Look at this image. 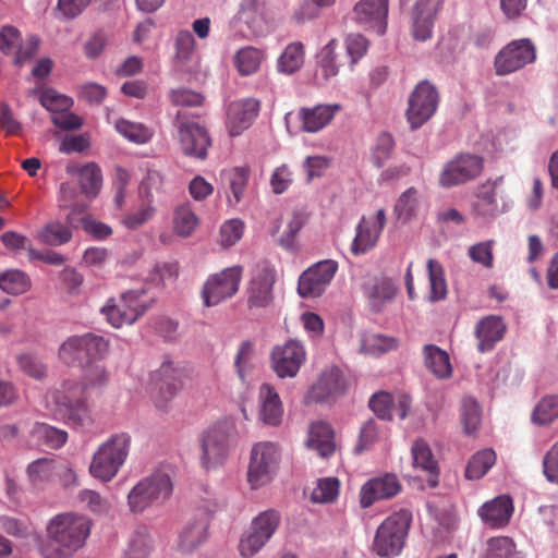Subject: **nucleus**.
<instances>
[{
	"mask_svg": "<svg viewBox=\"0 0 558 558\" xmlns=\"http://www.w3.org/2000/svg\"><path fill=\"white\" fill-rule=\"evenodd\" d=\"M81 367L80 381L66 379L59 389L51 392V400L57 407L58 414L75 427H84L93 423L86 393L101 391L111 378V373L102 359H94Z\"/></svg>",
	"mask_w": 558,
	"mask_h": 558,
	"instance_id": "f257e3e1",
	"label": "nucleus"
},
{
	"mask_svg": "<svg viewBox=\"0 0 558 558\" xmlns=\"http://www.w3.org/2000/svg\"><path fill=\"white\" fill-rule=\"evenodd\" d=\"M90 532V521L81 514L65 512L54 515L47 525V542L43 547L45 558H72L85 544Z\"/></svg>",
	"mask_w": 558,
	"mask_h": 558,
	"instance_id": "f03ea898",
	"label": "nucleus"
},
{
	"mask_svg": "<svg viewBox=\"0 0 558 558\" xmlns=\"http://www.w3.org/2000/svg\"><path fill=\"white\" fill-rule=\"evenodd\" d=\"M236 442V426L231 417L208 425L198 436L199 461L206 471L222 465Z\"/></svg>",
	"mask_w": 558,
	"mask_h": 558,
	"instance_id": "7ed1b4c3",
	"label": "nucleus"
},
{
	"mask_svg": "<svg viewBox=\"0 0 558 558\" xmlns=\"http://www.w3.org/2000/svg\"><path fill=\"white\" fill-rule=\"evenodd\" d=\"M131 436L117 433L102 442L93 456L89 473L97 480L109 482L122 468L130 452Z\"/></svg>",
	"mask_w": 558,
	"mask_h": 558,
	"instance_id": "20e7f679",
	"label": "nucleus"
},
{
	"mask_svg": "<svg viewBox=\"0 0 558 558\" xmlns=\"http://www.w3.org/2000/svg\"><path fill=\"white\" fill-rule=\"evenodd\" d=\"M412 522V513L401 509L387 517L377 527L373 550L380 557L393 558L401 554Z\"/></svg>",
	"mask_w": 558,
	"mask_h": 558,
	"instance_id": "39448f33",
	"label": "nucleus"
},
{
	"mask_svg": "<svg viewBox=\"0 0 558 558\" xmlns=\"http://www.w3.org/2000/svg\"><path fill=\"white\" fill-rule=\"evenodd\" d=\"M170 476L161 471L141 480L129 493L128 501L132 512H143L149 507L162 505L172 494Z\"/></svg>",
	"mask_w": 558,
	"mask_h": 558,
	"instance_id": "423d86ee",
	"label": "nucleus"
},
{
	"mask_svg": "<svg viewBox=\"0 0 558 558\" xmlns=\"http://www.w3.org/2000/svg\"><path fill=\"white\" fill-rule=\"evenodd\" d=\"M109 349V342L102 336L86 332L69 337L59 348L60 360L72 365L81 366L94 359H104Z\"/></svg>",
	"mask_w": 558,
	"mask_h": 558,
	"instance_id": "0eeeda50",
	"label": "nucleus"
},
{
	"mask_svg": "<svg viewBox=\"0 0 558 558\" xmlns=\"http://www.w3.org/2000/svg\"><path fill=\"white\" fill-rule=\"evenodd\" d=\"M223 500L218 498L214 492L205 489L201 497L199 508L203 513L190 520L179 535V548L189 553L198 547L207 537L209 515L223 507Z\"/></svg>",
	"mask_w": 558,
	"mask_h": 558,
	"instance_id": "6e6552de",
	"label": "nucleus"
},
{
	"mask_svg": "<svg viewBox=\"0 0 558 558\" xmlns=\"http://www.w3.org/2000/svg\"><path fill=\"white\" fill-rule=\"evenodd\" d=\"M281 459L278 446L270 441L255 444L251 450L247 482L256 489L268 484L275 476Z\"/></svg>",
	"mask_w": 558,
	"mask_h": 558,
	"instance_id": "1a4fd4ad",
	"label": "nucleus"
},
{
	"mask_svg": "<svg viewBox=\"0 0 558 558\" xmlns=\"http://www.w3.org/2000/svg\"><path fill=\"white\" fill-rule=\"evenodd\" d=\"M143 290H129L118 300L109 299L100 308V313L114 328L133 325L147 311V305L141 301Z\"/></svg>",
	"mask_w": 558,
	"mask_h": 558,
	"instance_id": "9d476101",
	"label": "nucleus"
},
{
	"mask_svg": "<svg viewBox=\"0 0 558 558\" xmlns=\"http://www.w3.org/2000/svg\"><path fill=\"white\" fill-rule=\"evenodd\" d=\"M484 169V159L477 154L461 153L447 161L439 174V185L446 189L475 180Z\"/></svg>",
	"mask_w": 558,
	"mask_h": 558,
	"instance_id": "9b49d317",
	"label": "nucleus"
},
{
	"mask_svg": "<svg viewBox=\"0 0 558 558\" xmlns=\"http://www.w3.org/2000/svg\"><path fill=\"white\" fill-rule=\"evenodd\" d=\"M174 125L182 153L185 156L204 160L211 145L207 130L193 120H187L183 110H178Z\"/></svg>",
	"mask_w": 558,
	"mask_h": 558,
	"instance_id": "f8f14e48",
	"label": "nucleus"
},
{
	"mask_svg": "<svg viewBox=\"0 0 558 558\" xmlns=\"http://www.w3.org/2000/svg\"><path fill=\"white\" fill-rule=\"evenodd\" d=\"M439 93L429 81L420 82L409 97L407 119L412 130L421 128L436 112Z\"/></svg>",
	"mask_w": 558,
	"mask_h": 558,
	"instance_id": "ddd939ff",
	"label": "nucleus"
},
{
	"mask_svg": "<svg viewBox=\"0 0 558 558\" xmlns=\"http://www.w3.org/2000/svg\"><path fill=\"white\" fill-rule=\"evenodd\" d=\"M280 523L278 511L269 509L260 512L251 523L250 533L240 541L242 557L250 558L257 554L272 537Z\"/></svg>",
	"mask_w": 558,
	"mask_h": 558,
	"instance_id": "4468645a",
	"label": "nucleus"
},
{
	"mask_svg": "<svg viewBox=\"0 0 558 558\" xmlns=\"http://www.w3.org/2000/svg\"><path fill=\"white\" fill-rule=\"evenodd\" d=\"M242 274L243 267L232 266L209 276L202 291L205 306H216L232 298L239 291Z\"/></svg>",
	"mask_w": 558,
	"mask_h": 558,
	"instance_id": "2eb2a0df",
	"label": "nucleus"
},
{
	"mask_svg": "<svg viewBox=\"0 0 558 558\" xmlns=\"http://www.w3.org/2000/svg\"><path fill=\"white\" fill-rule=\"evenodd\" d=\"M536 60V48L529 38L515 39L505 46L495 58L497 75H508Z\"/></svg>",
	"mask_w": 558,
	"mask_h": 558,
	"instance_id": "dca6fc26",
	"label": "nucleus"
},
{
	"mask_svg": "<svg viewBox=\"0 0 558 558\" xmlns=\"http://www.w3.org/2000/svg\"><path fill=\"white\" fill-rule=\"evenodd\" d=\"M251 275L247 288V306L250 308H265L272 301L275 268L264 260L254 266Z\"/></svg>",
	"mask_w": 558,
	"mask_h": 558,
	"instance_id": "f3484780",
	"label": "nucleus"
},
{
	"mask_svg": "<svg viewBox=\"0 0 558 558\" xmlns=\"http://www.w3.org/2000/svg\"><path fill=\"white\" fill-rule=\"evenodd\" d=\"M338 270V263L325 259L306 269L299 278L298 291L303 298L322 295Z\"/></svg>",
	"mask_w": 558,
	"mask_h": 558,
	"instance_id": "a211bd4d",
	"label": "nucleus"
},
{
	"mask_svg": "<svg viewBox=\"0 0 558 558\" xmlns=\"http://www.w3.org/2000/svg\"><path fill=\"white\" fill-rule=\"evenodd\" d=\"M347 390L348 381L342 371L337 366H330L320 373L308 392V398L318 403H331Z\"/></svg>",
	"mask_w": 558,
	"mask_h": 558,
	"instance_id": "6ab92c4d",
	"label": "nucleus"
},
{
	"mask_svg": "<svg viewBox=\"0 0 558 558\" xmlns=\"http://www.w3.org/2000/svg\"><path fill=\"white\" fill-rule=\"evenodd\" d=\"M181 377L182 371L174 366L170 360H165L159 368L154 372L153 379L157 386L154 402L159 410H166L168 402L181 389Z\"/></svg>",
	"mask_w": 558,
	"mask_h": 558,
	"instance_id": "aec40b11",
	"label": "nucleus"
},
{
	"mask_svg": "<svg viewBox=\"0 0 558 558\" xmlns=\"http://www.w3.org/2000/svg\"><path fill=\"white\" fill-rule=\"evenodd\" d=\"M271 360L279 377H294L305 361V349L300 341L289 340L283 345L275 347Z\"/></svg>",
	"mask_w": 558,
	"mask_h": 558,
	"instance_id": "412c9836",
	"label": "nucleus"
},
{
	"mask_svg": "<svg viewBox=\"0 0 558 558\" xmlns=\"http://www.w3.org/2000/svg\"><path fill=\"white\" fill-rule=\"evenodd\" d=\"M401 490V484L395 474L386 473L368 480L360 490L362 508H368L376 501L389 499Z\"/></svg>",
	"mask_w": 558,
	"mask_h": 558,
	"instance_id": "4be33fe9",
	"label": "nucleus"
},
{
	"mask_svg": "<svg viewBox=\"0 0 558 558\" xmlns=\"http://www.w3.org/2000/svg\"><path fill=\"white\" fill-rule=\"evenodd\" d=\"M356 22L372 29L378 35H384L387 28L388 0H361L354 7Z\"/></svg>",
	"mask_w": 558,
	"mask_h": 558,
	"instance_id": "5701e85b",
	"label": "nucleus"
},
{
	"mask_svg": "<svg viewBox=\"0 0 558 558\" xmlns=\"http://www.w3.org/2000/svg\"><path fill=\"white\" fill-rule=\"evenodd\" d=\"M444 0H416L412 9V32L417 40L430 38Z\"/></svg>",
	"mask_w": 558,
	"mask_h": 558,
	"instance_id": "b1692460",
	"label": "nucleus"
},
{
	"mask_svg": "<svg viewBox=\"0 0 558 558\" xmlns=\"http://www.w3.org/2000/svg\"><path fill=\"white\" fill-rule=\"evenodd\" d=\"M260 109L255 98H244L231 102L227 111V124L231 136L240 135L248 129Z\"/></svg>",
	"mask_w": 558,
	"mask_h": 558,
	"instance_id": "393cba45",
	"label": "nucleus"
},
{
	"mask_svg": "<svg viewBox=\"0 0 558 558\" xmlns=\"http://www.w3.org/2000/svg\"><path fill=\"white\" fill-rule=\"evenodd\" d=\"M340 110L339 104L302 107L298 111V118L301 121L300 130L306 133H317L326 128Z\"/></svg>",
	"mask_w": 558,
	"mask_h": 558,
	"instance_id": "a878e982",
	"label": "nucleus"
},
{
	"mask_svg": "<svg viewBox=\"0 0 558 558\" xmlns=\"http://www.w3.org/2000/svg\"><path fill=\"white\" fill-rule=\"evenodd\" d=\"M513 513L512 499L507 495L498 496L483 504L477 514L483 523L492 529L506 526Z\"/></svg>",
	"mask_w": 558,
	"mask_h": 558,
	"instance_id": "bb28decb",
	"label": "nucleus"
},
{
	"mask_svg": "<svg viewBox=\"0 0 558 558\" xmlns=\"http://www.w3.org/2000/svg\"><path fill=\"white\" fill-rule=\"evenodd\" d=\"M507 325L500 316L489 315L482 318L475 327V337L478 340L477 350L487 352L505 337Z\"/></svg>",
	"mask_w": 558,
	"mask_h": 558,
	"instance_id": "cd10ccee",
	"label": "nucleus"
},
{
	"mask_svg": "<svg viewBox=\"0 0 558 558\" xmlns=\"http://www.w3.org/2000/svg\"><path fill=\"white\" fill-rule=\"evenodd\" d=\"M501 182L502 177L495 181L488 180L477 187L475 201L472 204V211L476 217L488 220L501 213L496 198V189Z\"/></svg>",
	"mask_w": 558,
	"mask_h": 558,
	"instance_id": "c85d7f7f",
	"label": "nucleus"
},
{
	"mask_svg": "<svg viewBox=\"0 0 558 558\" xmlns=\"http://www.w3.org/2000/svg\"><path fill=\"white\" fill-rule=\"evenodd\" d=\"M307 446L323 458L330 457L336 450L335 432L326 422H315L308 430Z\"/></svg>",
	"mask_w": 558,
	"mask_h": 558,
	"instance_id": "c756f323",
	"label": "nucleus"
},
{
	"mask_svg": "<svg viewBox=\"0 0 558 558\" xmlns=\"http://www.w3.org/2000/svg\"><path fill=\"white\" fill-rule=\"evenodd\" d=\"M260 418L265 424L276 426L280 424L283 409L276 389L269 384L259 388Z\"/></svg>",
	"mask_w": 558,
	"mask_h": 558,
	"instance_id": "7c9ffc66",
	"label": "nucleus"
},
{
	"mask_svg": "<svg viewBox=\"0 0 558 558\" xmlns=\"http://www.w3.org/2000/svg\"><path fill=\"white\" fill-rule=\"evenodd\" d=\"M396 293V283L386 277L374 279V281L366 288V295L369 304L376 312H379L386 303L390 302L395 298Z\"/></svg>",
	"mask_w": 558,
	"mask_h": 558,
	"instance_id": "2f4dec72",
	"label": "nucleus"
},
{
	"mask_svg": "<svg viewBox=\"0 0 558 558\" xmlns=\"http://www.w3.org/2000/svg\"><path fill=\"white\" fill-rule=\"evenodd\" d=\"M236 19L247 25L252 33H260L265 20L264 2L262 0H241Z\"/></svg>",
	"mask_w": 558,
	"mask_h": 558,
	"instance_id": "473e14b6",
	"label": "nucleus"
},
{
	"mask_svg": "<svg viewBox=\"0 0 558 558\" xmlns=\"http://www.w3.org/2000/svg\"><path fill=\"white\" fill-rule=\"evenodd\" d=\"M57 461L49 458H40L28 464L26 473L29 483L36 488H41L56 477Z\"/></svg>",
	"mask_w": 558,
	"mask_h": 558,
	"instance_id": "72a5a7b5",
	"label": "nucleus"
},
{
	"mask_svg": "<svg viewBox=\"0 0 558 558\" xmlns=\"http://www.w3.org/2000/svg\"><path fill=\"white\" fill-rule=\"evenodd\" d=\"M378 229L363 217L356 226V234L351 245V252L354 255H361L372 250L380 235Z\"/></svg>",
	"mask_w": 558,
	"mask_h": 558,
	"instance_id": "f704fd0d",
	"label": "nucleus"
},
{
	"mask_svg": "<svg viewBox=\"0 0 558 558\" xmlns=\"http://www.w3.org/2000/svg\"><path fill=\"white\" fill-rule=\"evenodd\" d=\"M153 548L149 531L145 526H138L131 534L122 558H148Z\"/></svg>",
	"mask_w": 558,
	"mask_h": 558,
	"instance_id": "c9c22d12",
	"label": "nucleus"
},
{
	"mask_svg": "<svg viewBox=\"0 0 558 558\" xmlns=\"http://www.w3.org/2000/svg\"><path fill=\"white\" fill-rule=\"evenodd\" d=\"M411 451L413 465L428 472L432 475V477L428 480L429 485L433 487L436 486L437 462L435 461L428 445L424 440L417 439L412 445Z\"/></svg>",
	"mask_w": 558,
	"mask_h": 558,
	"instance_id": "e433bc0d",
	"label": "nucleus"
},
{
	"mask_svg": "<svg viewBox=\"0 0 558 558\" xmlns=\"http://www.w3.org/2000/svg\"><path fill=\"white\" fill-rule=\"evenodd\" d=\"M304 63V46L301 41L289 44L277 60L278 72L291 75Z\"/></svg>",
	"mask_w": 558,
	"mask_h": 558,
	"instance_id": "4c0bfd02",
	"label": "nucleus"
},
{
	"mask_svg": "<svg viewBox=\"0 0 558 558\" xmlns=\"http://www.w3.org/2000/svg\"><path fill=\"white\" fill-rule=\"evenodd\" d=\"M426 367L438 378H447L451 375V365L448 354L434 344L424 347Z\"/></svg>",
	"mask_w": 558,
	"mask_h": 558,
	"instance_id": "58836bf2",
	"label": "nucleus"
},
{
	"mask_svg": "<svg viewBox=\"0 0 558 558\" xmlns=\"http://www.w3.org/2000/svg\"><path fill=\"white\" fill-rule=\"evenodd\" d=\"M199 223V219L193 211L190 204H182L173 211V232L182 238L190 236Z\"/></svg>",
	"mask_w": 558,
	"mask_h": 558,
	"instance_id": "ea45409f",
	"label": "nucleus"
},
{
	"mask_svg": "<svg viewBox=\"0 0 558 558\" xmlns=\"http://www.w3.org/2000/svg\"><path fill=\"white\" fill-rule=\"evenodd\" d=\"M114 129L129 142L137 145L148 143L154 135V132L145 124L133 122L123 118H120L114 122Z\"/></svg>",
	"mask_w": 558,
	"mask_h": 558,
	"instance_id": "a19ab883",
	"label": "nucleus"
},
{
	"mask_svg": "<svg viewBox=\"0 0 558 558\" xmlns=\"http://www.w3.org/2000/svg\"><path fill=\"white\" fill-rule=\"evenodd\" d=\"M165 194L163 177L155 169H147L146 175L138 186L140 199L156 203L162 198Z\"/></svg>",
	"mask_w": 558,
	"mask_h": 558,
	"instance_id": "79ce46f5",
	"label": "nucleus"
},
{
	"mask_svg": "<svg viewBox=\"0 0 558 558\" xmlns=\"http://www.w3.org/2000/svg\"><path fill=\"white\" fill-rule=\"evenodd\" d=\"M422 207V199L416 189L409 187L398 198L395 205V214L398 219L407 222L416 217Z\"/></svg>",
	"mask_w": 558,
	"mask_h": 558,
	"instance_id": "37998d69",
	"label": "nucleus"
},
{
	"mask_svg": "<svg viewBox=\"0 0 558 558\" xmlns=\"http://www.w3.org/2000/svg\"><path fill=\"white\" fill-rule=\"evenodd\" d=\"M496 453L492 449H483L477 451L470 459L466 469L465 477L469 480H480L483 477L495 464Z\"/></svg>",
	"mask_w": 558,
	"mask_h": 558,
	"instance_id": "c03bdc74",
	"label": "nucleus"
},
{
	"mask_svg": "<svg viewBox=\"0 0 558 558\" xmlns=\"http://www.w3.org/2000/svg\"><path fill=\"white\" fill-rule=\"evenodd\" d=\"M31 288L29 276L20 269H10L0 274V289L8 294L19 295Z\"/></svg>",
	"mask_w": 558,
	"mask_h": 558,
	"instance_id": "a18cd8bd",
	"label": "nucleus"
},
{
	"mask_svg": "<svg viewBox=\"0 0 558 558\" xmlns=\"http://www.w3.org/2000/svg\"><path fill=\"white\" fill-rule=\"evenodd\" d=\"M338 41L330 39L316 54V63L324 78L328 80L336 76L339 72L336 49Z\"/></svg>",
	"mask_w": 558,
	"mask_h": 558,
	"instance_id": "49530a36",
	"label": "nucleus"
},
{
	"mask_svg": "<svg viewBox=\"0 0 558 558\" xmlns=\"http://www.w3.org/2000/svg\"><path fill=\"white\" fill-rule=\"evenodd\" d=\"M427 270L430 287L429 300L432 302L444 300L447 295V283L442 266L438 260L430 258L427 260Z\"/></svg>",
	"mask_w": 558,
	"mask_h": 558,
	"instance_id": "de8ad7c7",
	"label": "nucleus"
},
{
	"mask_svg": "<svg viewBox=\"0 0 558 558\" xmlns=\"http://www.w3.org/2000/svg\"><path fill=\"white\" fill-rule=\"evenodd\" d=\"M102 175L96 163H87L80 169V184L82 192L88 197L97 196L101 189Z\"/></svg>",
	"mask_w": 558,
	"mask_h": 558,
	"instance_id": "09e8293b",
	"label": "nucleus"
},
{
	"mask_svg": "<svg viewBox=\"0 0 558 558\" xmlns=\"http://www.w3.org/2000/svg\"><path fill=\"white\" fill-rule=\"evenodd\" d=\"M340 482L337 477L329 476L317 480L311 494V500L316 504H331L339 496Z\"/></svg>",
	"mask_w": 558,
	"mask_h": 558,
	"instance_id": "8fccbe9b",
	"label": "nucleus"
},
{
	"mask_svg": "<svg viewBox=\"0 0 558 558\" xmlns=\"http://www.w3.org/2000/svg\"><path fill=\"white\" fill-rule=\"evenodd\" d=\"M263 58L259 49L244 47L235 54V65L241 75H251L259 69Z\"/></svg>",
	"mask_w": 558,
	"mask_h": 558,
	"instance_id": "3c124183",
	"label": "nucleus"
},
{
	"mask_svg": "<svg viewBox=\"0 0 558 558\" xmlns=\"http://www.w3.org/2000/svg\"><path fill=\"white\" fill-rule=\"evenodd\" d=\"M72 238L71 230L60 222H49L39 232L38 239L41 243L59 246L70 241Z\"/></svg>",
	"mask_w": 558,
	"mask_h": 558,
	"instance_id": "603ef678",
	"label": "nucleus"
},
{
	"mask_svg": "<svg viewBox=\"0 0 558 558\" xmlns=\"http://www.w3.org/2000/svg\"><path fill=\"white\" fill-rule=\"evenodd\" d=\"M234 365L240 380L244 384L250 383L252 380L254 368L253 344L250 341L241 343L234 360Z\"/></svg>",
	"mask_w": 558,
	"mask_h": 558,
	"instance_id": "864d4df0",
	"label": "nucleus"
},
{
	"mask_svg": "<svg viewBox=\"0 0 558 558\" xmlns=\"http://www.w3.org/2000/svg\"><path fill=\"white\" fill-rule=\"evenodd\" d=\"M384 436L385 426L378 424L375 420L369 418L362 425L360 429L359 442L355 447V451L362 452L364 450H368Z\"/></svg>",
	"mask_w": 558,
	"mask_h": 558,
	"instance_id": "5fc2aeb1",
	"label": "nucleus"
},
{
	"mask_svg": "<svg viewBox=\"0 0 558 558\" xmlns=\"http://www.w3.org/2000/svg\"><path fill=\"white\" fill-rule=\"evenodd\" d=\"M393 338L380 333H365L361 340V351L369 355H379L396 348Z\"/></svg>",
	"mask_w": 558,
	"mask_h": 558,
	"instance_id": "6e6d98bb",
	"label": "nucleus"
},
{
	"mask_svg": "<svg viewBox=\"0 0 558 558\" xmlns=\"http://www.w3.org/2000/svg\"><path fill=\"white\" fill-rule=\"evenodd\" d=\"M558 417V397H544L534 408L532 421L538 425H547Z\"/></svg>",
	"mask_w": 558,
	"mask_h": 558,
	"instance_id": "4d7b16f0",
	"label": "nucleus"
},
{
	"mask_svg": "<svg viewBox=\"0 0 558 558\" xmlns=\"http://www.w3.org/2000/svg\"><path fill=\"white\" fill-rule=\"evenodd\" d=\"M33 433L44 445L52 449L62 447L68 439V433L45 423L35 425Z\"/></svg>",
	"mask_w": 558,
	"mask_h": 558,
	"instance_id": "13d9d810",
	"label": "nucleus"
},
{
	"mask_svg": "<svg viewBox=\"0 0 558 558\" xmlns=\"http://www.w3.org/2000/svg\"><path fill=\"white\" fill-rule=\"evenodd\" d=\"M481 407L477 401L471 397L462 400L461 421L466 434H474L481 424Z\"/></svg>",
	"mask_w": 558,
	"mask_h": 558,
	"instance_id": "bf43d9fd",
	"label": "nucleus"
},
{
	"mask_svg": "<svg viewBox=\"0 0 558 558\" xmlns=\"http://www.w3.org/2000/svg\"><path fill=\"white\" fill-rule=\"evenodd\" d=\"M248 169L243 167L234 168L229 173L231 196L228 197V202L231 206H235L242 201L248 180Z\"/></svg>",
	"mask_w": 558,
	"mask_h": 558,
	"instance_id": "052dcab7",
	"label": "nucleus"
},
{
	"mask_svg": "<svg viewBox=\"0 0 558 558\" xmlns=\"http://www.w3.org/2000/svg\"><path fill=\"white\" fill-rule=\"evenodd\" d=\"M39 100L41 106L48 111L53 112V114L70 109L73 105V100L70 97L50 88L41 93Z\"/></svg>",
	"mask_w": 558,
	"mask_h": 558,
	"instance_id": "680f3d73",
	"label": "nucleus"
},
{
	"mask_svg": "<svg viewBox=\"0 0 558 558\" xmlns=\"http://www.w3.org/2000/svg\"><path fill=\"white\" fill-rule=\"evenodd\" d=\"M369 408L380 420L390 421L392 418V396L385 391L376 392L369 399Z\"/></svg>",
	"mask_w": 558,
	"mask_h": 558,
	"instance_id": "e2e57ef3",
	"label": "nucleus"
},
{
	"mask_svg": "<svg viewBox=\"0 0 558 558\" xmlns=\"http://www.w3.org/2000/svg\"><path fill=\"white\" fill-rule=\"evenodd\" d=\"M141 205L134 213L128 214L122 222L128 229H136L150 220L155 214L154 203L140 199Z\"/></svg>",
	"mask_w": 558,
	"mask_h": 558,
	"instance_id": "0e129e2a",
	"label": "nucleus"
},
{
	"mask_svg": "<svg viewBox=\"0 0 558 558\" xmlns=\"http://www.w3.org/2000/svg\"><path fill=\"white\" fill-rule=\"evenodd\" d=\"M489 553L493 558H521L515 550V545L507 536L493 537L488 542Z\"/></svg>",
	"mask_w": 558,
	"mask_h": 558,
	"instance_id": "69168bd1",
	"label": "nucleus"
},
{
	"mask_svg": "<svg viewBox=\"0 0 558 558\" xmlns=\"http://www.w3.org/2000/svg\"><path fill=\"white\" fill-rule=\"evenodd\" d=\"M81 505L94 513H105L111 508V502L101 497L99 493L84 489L78 494Z\"/></svg>",
	"mask_w": 558,
	"mask_h": 558,
	"instance_id": "338daca9",
	"label": "nucleus"
},
{
	"mask_svg": "<svg viewBox=\"0 0 558 558\" xmlns=\"http://www.w3.org/2000/svg\"><path fill=\"white\" fill-rule=\"evenodd\" d=\"M16 360L21 371L26 375L35 379H43L46 376L47 367L37 356L23 353Z\"/></svg>",
	"mask_w": 558,
	"mask_h": 558,
	"instance_id": "774afa93",
	"label": "nucleus"
}]
</instances>
